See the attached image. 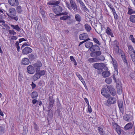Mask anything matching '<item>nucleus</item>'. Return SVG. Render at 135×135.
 <instances>
[{
	"label": "nucleus",
	"mask_w": 135,
	"mask_h": 135,
	"mask_svg": "<svg viewBox=\"0 0 135 135\" xmlns=\"http://www.w3.org/2000/svg\"><path fill=\"white\" fill-rule=\"evenodd\" d=\"M85 46L87 48H89L90 50L91 49L93 45V44L92 42L88 41L85 44Z\"/></svg>",
	"instance_id": "393cba45"
},
{
	"label": "nucleus",
	"mask_w": 135,
	"mask_h": 135,
	"mask_svg": "<svg viewBox=\"0 0 135 135\" xmlns=\"http://www.w3.org/2000/svg\"><path fill=\"white\" fill-rule=\"evenodd\" d=\"M102 75L104 78H106L109 76L110 75V73L108 71H105L102 72Z\"/></svg>",
	"instance_id": "bb28decb"
},
{
	"label": "nucleus",
	"mask_w": 135,
	"mask_h": 135,
	"mask_svg": "<svg viewBox=\"0 0 135 135\" xmlns=\"http://www.w3.org/2000/svg\"><path fill=\"white\" fill-rule=\"evenodd\" d=\"M28 73L30 74H33L35 72L34 67L32 65H30L27 68Z\"/></svg>",
	"instance_id": "f3484780"
},
{
	"label": "nucleus",
	"mask_w": 135,
	"mask_h": 135,
	"mask_svg": "<svg viewBox=\"0 0 135 135\" xmlns=\"http://www.w3.org/2000/svg\"><path fill=\"white\" fill-rule=\"evenodd\" d=\"M70 5L69 3L66 2V5L67 7L70 10H71L73 9L75 13H76L78 11V9L77 5L75 1L74 0H69Z\"/></svg>",
	"instance_id": "f03ea898"
},
{
	"label": "nucleus",
	"mask_w": 135,
	"mask_h": 135,
	"mask_svg": "<svg viewBox=\"0 0 135 135\" xmlns=\"http://www.w3.org/2000/svg\"><path fill=\"white\" fill-rule=\"evenodd\" d=\"M78 3H79L80 4V5L82 6V8L84 9L87 11H89L88 9L86 7L84 4L82 0L80 1Z\"/></svg>",
	"instance_id": "c85d7f7f"
},
{
	"label": "nucleus",
	"mask_w": 135,
	"mask_h": 135,
	"mask_svg": "<svg viewBox=\"0 0 135 135\" xmlns=\"http://www.w3.org/2000/svg\"><path fill=\"white\" fill-rule=\"evenodd\" d=\"M93 41L95 42V43L97 44L98 45H100V43L99 42L97 38H93Z\"/></svg>",
	"instance_id": "3c124183"
},
{
	"label": "nucleus",
	"mask_w": 135,
	"mask_h": 135,
	"mask_svg": "<svg viewBox=\"0 0 135 135\" xmlns=\"http://www.w3.org/2000/svg\"><path fill=\"white\" fill-rule=\"evenodd\" d=\"M30 61L29 59L25 57L23 58L21 62V64L23 65H28Z\"/></svg>",
	"instance_id": "aec40b11"
},
{
	"label": "nucleus",
	"mask_w": 135,
	"mask_h": 135,
	"mask_svg": "<svg viewBox=\"0 0 135 135\" xmlns=\"http://www.w3.org/2000/svg\"><path fill=\"white\" fill-rule=\"evenodd\" d=\"M102 94L106 98H108L110 96L108 94V91L105 88H103L101 90Z\"/></svg>",
	"instance_id": "9b49d317"
},
{
	"label": "nucleus",
	"mask_w": 135,
	"mask_h": 135,
	"mask_svg": "<svg viewBox=\"0 0 135 135\" xmlns=\"http://www.w3.org/2000/svg\"><path fill=\"white\" fill-rule=\"evenodd\" d=\"M78 3H79L80 4V5L82 6V8L84 9L87 11H89L88 9L86 7L84 4L82 0L80 1Z\"/></svg>",
	"instance_id": "c756f323"
},
{
	"label": "nucleus",
	"mask_w": 135,
	"mask_h": 135,
	"mask_svg": "<svg viewBox=\"0 0 135 135\" xmlns=\"http://www.w3.org/2000/svg\"><path fill=\"white\" fill-rule=\"evenodd\" d=\"M106 4L109 8L113 6L111 3L108 2H106Z\"/></svg>",
	"instance_id": "052dcab7"
},
{
	"label": "nucleus",
	"mask_w": 135,
	"mask_h": 135,
	"mask_svg": "<svg viewBox=\"0 0 135 135\" xmlns=\"http://www.w3.org/2000/svg\"><path fill=\"white\" fill-rule=\"evenodd\" d=\"M116 99L114 97H110L107 100V102L109 104H114L116 102Z\"/></svg>",
	"instance_id": "dca6fc26"
},
{
	"label": "nucleus",
	"mask_w": 135,
	"mask_h": 135,
	"mask_svg": "<svg viewBox=\"0 0 135 135\" xmlns=\"http://www.w3.org/2000/svg\"><path fill=\"white\" fill-rule=\"evenodd\" d=\"M17 37L14 36H12L11 38V40H16L17 39Z\"/></svg>",
	"instance_id": "4d7b16f0"
},
{
	"label": "nucleus",
	"mask_w": 135,
	"mask_h": 135,
	"mask_svg": "<svg viewBox=\"0 0 135 135\" xmlns=\"http://www.w3.org/2000/svg\"><path fill=\"white\" fill-rule=\"evenodd\" d=\"M113 13L114 18L116 20H117L118 18V16L116 13L115 11L112 12Z\"/></svg>",
	"instance_id": "09e8293b"
},
{
	"label": "nucleus",
	"mask_w": 135,
	"mask_h": 135,
	"mask_svg": "<svg viewBox=\"0 0 135 135\" xmlns=\"http://www.w3.org/2000/svg\"><path fill=\"white\" fill-rule=\"evenodd\" d=\"M131 8L132 7L131 6L128 7V11L127 13L130 15L135 13V11L132 9Z\"/></svg>",
	"instance_id": "7c9ffc66"
},
{
	"label": "nucleus",
	"mask_w": 135,
	"mask_h": 135,
	"mask_svg": "<svg viewBox=\"0 0 135 135\" xmlns=\"http://www.w3.org/2000/svg\"><path fill=\"white\" fill-rule=\"evenodd\" d=\"M9 25L13 29H15L18 32H20L21 30V29L19 27L18 25H14L12 24H9Z\"/></svg>",
	"instance_id": "b1692460"
},
{
	"label": "nucleus",
	"mask_w": 135,
	"mask_h": 135,
	"mask_svg": "<svg viewBox=\"0 0 135 135\" xmlns=\"http://www.w3.org/2000/svg\"><path fill=\"white\" fill-rule=\"evenodd\" d=\"M53 10L55 14L61 13L62 11V9L60 6H57V7H54L53 8Z\"/></svg>",
	"instance_id": "1a4fd4ad"
},
{
	"label": "nucleus",
	"mask_w": 135,
	"mask_h": 135,
	"mask_svg": "<svg viewBox=\"0 0 135 135\" xmlns=\"http://www.w3.org/2000/svg\"><path fill=\"white\" fill-rule=\"evenodd\" d=\"M9 4L11 6H16L19 4L18 0H8Z\"/></svg>",
	"instance_id": "4468645a"
},
{
	"label": "nucleus",
	"mask_w": 135,
	"mask_h": 135,
	"mask_svg": "<svg viewBox=\"0 0 135 135\" xmlns=\"http://www.w3.org/2000/svg\"><path fill=\"white\" fill-rule=\"evenodd\" d=\"M107 88L110 91V94L113 96H114L116 94V91L115 89L111 85L107 86Z\"/></svg>",
	"instance_id": "a211bd4d"
},
{
	"label": "nucleus",
	"mask_w": 135,
	"mask_h": 135,
	"mask_svg": "<svg viewBox=\"0 0 135 135\" xmlns=\"http://www.w3.org/2000/svg\"><path fill=\"white\" fill-rule=\"evenodd\" d=\"M34 75L36 77H37V78L38 79H39L40 78V76L38 73V71H37L36 73Z\"/></svg>",
	"instance_id": "bf43d9fd"
},
{
	"label": "nucleus",
	"mask_w": 135,
	"mask_h": 135,
	"mask_svg": "<svg viewBox=\"0 0 135 135\" xmlns=\"http://www.w3.org/2000/svg\"><path fill=\"white\" fill-rule=\"evenodd\" d=\"M38 96V93L36 91H33L31 94V97L32 98H36L37 99Z\"/></svg>",
	"instance_id": "2f4dec72"
},
{
	"label": "nucleus",
	"mask_w": 135,
	"mask_h": 135,
	"mask_svg": "<svg viewBox=\"0 0 135 135\" xmlns=\"http://www.w3.org/2000/svg\"><path fill=\"white\" fill-rule=\"evenodd\" d=\"M113 128L115 129L118 134L119 135L120 134L121 132V129L120 127L115 123L113 124Z\"/></svg>",
	"instance_id": "423d86ee"
},
{
	"label": "nucleus",
	"mask_w": 135,
	"mask_h": 135,
	"mask_svg": "<svg viewBox=\"0 0 135 135\" xmlns=\"http://www.w3.org/2000/svg\"><path fill=\"white\" fill-rule=\"evenodd\" d=\"M38 72L41 77V76L44 75L45 74L46 71L45 70H44L41 71H40V70L39 71H38Z\"/></svg>",
	"instance_id": "c03bdc74"
},
{
	"label": "nucleus",
	"mask_w": 135,
	"mask_h": 135,
	"mask_svg": "<svg viewBox=\"0 0 135 135\" xmlns=\"http://www.w3.org/2000/svg\"><path fill=\"white\" fill-rule=\"evenodd\" d=\"M75 18L76 20L78 22H80L81 21V17L79 14L76 15Z\"/></svg>",
	"instance_id": "4c0bfd02"
},
{
	"label": "nucleus",
	"mask_w": 135,
	"mask_h": 135,
	"mask_svg": "<svg viewBox=\"0 0 135 135\" xmlns=\"http://www.w3.org/2000/svg\"><path fill=\"white\" fill-rule=\"evenodd\" d=\"M129 39L133 43H135V38L134 37L133 35H131L129 37Z\"/></svg>",
	"instance_id": "a18cd8bd"
},
{
	"label": "nucleus",
	"mask_w": 135,
	"mask_h": 135,
	"mask_svg": "<svg viewBox=\"0 0 135 135\" xmlns=\"http://www.w3.org/2000/svg\"><path fill=\"white\" fill-rule=\"evenodd\" d=\"M110 8L111 10H112V12H113L115 11V9L114 8L113 6H112L111 7H110Z\"/></svg>",
	"instance_id": "774afa93"
},
{
	"label": "nucleus",
	"mask_w": 135,
	"mask_h": 135,
	"mask_svg": "<svg viewBox=\"0 0 135 135\" xmlns=\"http://www.w3.org/2000/svg\"><path fill=\"white\" fill-rule=\"evenodd\" d=\"M28 57L29 59L31 60H33L35 58V56L33 54H30L28 56Z\"/></svg>",
	"instance_id": "8fccbe9b"
},
{
	"label": "nucleus",
	"mask_w": 135,
	"mask_h": 135,
	"mask_svg": "<svg viewBox=\"0 0 135 135\" xmlns=\"http://www.w3.org/2000/svg\"><path fill=\"white\" fill-rule=\"evenodd\" d=\"M49 100L50 103L49 106L51 105H52L54 102V100L53 99V97L52 96L49 97Z\"/></svg>",
	"instance_id": "58836bf2"
},
{
	"label": "nucleus",
	"mask_w": 135,
	"mask_h": 135,
	"mask_svg": "<svg viewBox=\"0 0 135 135\" xmlns=\"http://www.w3.org/2000/svg\"><path fill=\"white\" fill-rule=\"evenodd\" d=\"M78 3H79L80 4V5L82 6V8L84 9L87 11H89L88 9L86 7L84 4L82 0L80 1Z\"/></svg>",
	"instance_id": "cd10ccee"
},
{
	"label": "nucleus",
	"mask_w": 135,
	"mask_h": 135,
	"mask_svg": "<svg viewBox=\"0 0 135 135\" xmlns=\"http://www.w3.org/2000/svg\"><path fill=\"white\" fill-rule=\"evenodd\" d=\"M97 61H103L105 59V57L103 55H101L100 57H97Z\"/></svg>",
	"instance_id": "a19ab883"
},
{
	"label": "nucleus",
	"mask_w": 135,
	"mask_h": 135,
	"mask_svg": "<svg viewBox=\"0 0 135 135\" xmlns=\"http://www.w3.org/2000/svg\"><path fill=\"white\" fill-rule=\"evenodd\" d=\"M28 45L27 44L26 42H25L24 43L22 46L21 47V49H22L24 47H25V46H28Z\"/></svg>",
	"instance_id": "680f3d73"
},
{
	"label": "nucleus",
	"mask_w": 135,
	"mask_h": 135,
	"mask_svg": "<svg viewBox=\"0 0 135 135\" xmlns=\"http://www.w3.org/2000/svg\"><path fill=\"white\" fill-rule=\"evenodd\" d=\"M70 18L71 17L70 16H65L61 17L60 18V20H61L65 21L69 19H70Z\"/></svg>",
	"instance_id": "f704fd0d"
},
{
	"label": "nucleus",
	"mask_w": 135,
	"mask_h": 135,
	"mask_svg": "<svg viewBox=\"0 0 135 135\" xmlns=\"http://www.w3.org/2000/svg\"><path fill=\"white\" fill-rule=\"evenodd\" d=\"M21 8V7L20 6L17 7L16 9L18 13H20L22 12V10Z\"/></svg>",
	"instance_id": "37998d69"
},
{
	"label": "nucleus",
	"mask_w": 135,
	"mask_h": 135,
	"mask_svg": "<svg viewBox=\"0 0 135 135\" xmlns=\"http://www.w3.org/2000/svg\"><path fill=\"white\" fill-rule=\"evenodd\" d=\"M4 131L3 127L1 126H0V134L2 133Z\"/></svg>",
	"instance_id": "e2e57ef3"
},
{
	"label": "nucleus",
	"mask_w": 135,
	"mask_h": 135,
	"mask_svg": "<svg viewBox=\"0 0 135 135\" xmlns=\"http://www.w3.org/2000/svg\"><path fill=\"white\" fill-rule=\"evenodd\" d=\"M49 16L53 20H54L56 17L58 16H56V15H54L52 13H50L49 15Z\"/></svg>",
	"instance_id": "de8ad7c7"
},
{
	"label": "nucleus",
	"mask_w": 135,
	"mask_h": 135,
	"mask_svg": "<svg viewBox=\"0 0 135 135\" xmlns=\"http://www.w3.org/2000/svg\"><path fill=\"white\" fill-rule=\"evenodd\" d=\"M32 49L28 47H26L23 49L22 52L23 55H27L32 52Z\"/></svg>",
	"instance_id": "6e6552de"
},
{
	"label": "nucleus",
	"mask_w": 135,
	"mask_h": 135,
	"mask_svg": "<svg viewBox=\"0 0 135 135\" xmlns=\"http://www.w3.org/2000/svg\"><path fill=\"white\" fill-rule=\"evenodd\" d=\"M68 14V13L66 11L63 12H61V13L57 14H56V16H68L67 15Z\"/></svg>",
	"instance_id": "ea45409f"
},
{
	"label": "nucleus",
	"mask_w": 135,
	"mask_h": 135,
	"mask_svg": "<svg viewBox=\"0 0 135 135\" xmlns=\"http://www.w3.org/2000/svg\"><path fill=\"white\" fill-rule=\"evenodd\" d=\"M88 61L90 63H93L97 61V57H95L93 58H90L88 60Z\"/></svg>",
	"instance_id": "e433bc0d"
},
{
	"label": "nucleus",
	"mask_w": 135,
	"mask_h": 135,
	"mask_svg": "<svg viewBox=\"0 0 135 135\" xmlns=\"http://www.w3.org/2000/svg\"><path fill=\"white\" fill-rule=\"evenodd\" d=\"M32 89H33L36 87V85L33 81L32 82V84H31Z\"/></svg>",
	"instance_id": "864d4df0"
},
{
	"label": "nucleus",
	"mask_w": 135,
	"mask_h": 135,
	"mask_svg": "<svg viewBox=\"0 0 135 135\" xmlns=\"http://www.w3.org/2000/svg\"><path fill=\"white\" fill-rule=\"evenodd\" d=\"M111 57L112 60V63L113 64L114 70L115 71L117 72L118 68L117 62L115 59L112 58V57Z\"/></svg>",
	"instance_id": "2eb2a0df"
},
{
	"label": "nucleus",
	"mask_w": 135,
	"mask_h": 135,
	"mask_svg": "<svg viewBox=\"0 0 135 135\" xmlns=\"http://www.w3.org/2000/svg\"><path fill=\"white\" fill-rule=\"evenodd\" d=\"M10 35H16L17 33L13 30H9L8 31Z\"/></svg>",
	"instance_id": "49530a36"
},
{
	"label": "nucleus",
	"mask_w": 135,
	"mask_h": 135,
	"mask_svg": "<svg viewBox=\"0 0 135 135\" xmlns=\"http://www.w3.org/2000/svg\"><path fill=\"white\" fill-rule=\"evenodd\" d=\"M123 119L125 121L131 122L133 120L132 116L130 114H126L123 117Z\"/></svg>",
	"instance_id": "0eeeda50"
},
{
	"label": "nucleus",
	"mask_w": 135,
	"mask_h": 135,
	"mask_svg": "<svg viewBox=\"0 0 135 135\" xmlns=\"http://www.w3.org/2000/svg\"><path fill=\"white\" fill-rule=\"evenodd\" d=\"M117 93L119 95L121 94L122 91V87L121 85L120 84H117Z\"/></svg>",
	"instance_id": "6ab92c4d"
},
{
	"label": "nucleus",
	"mask_w": 135,
	"mask_h": 135,
	"mask_svg": "<svg viewBox=\"0 0 135 135\" xmlns=\"http://www.w3.org/2000/svg\"><path fill=\"white\" fill-rule=\"evenodd\" d=\"M98 128V133L100 135H105V132L104 131L102 128L99 127Z\"/></svg>",
	"instance_id": "a878e982"
},
{
	"label": "nucleus",
	"mask_w": 135,
	"mask_h": 135,
	"mask_svg": "<svg viewBox=\"0 0 135 135\" xmlns=\"http://www.w3.org/2000/svg\"><path fill=\"white\" fill-rule=\"evenodd\" d=\"M104 64L102 63H95L93 65V67L94 68L98 70V73L99 74H101L103 71V66Z\"/></svg>",
	"instance_id": "7ed1b4c3"
},
{
	"label": "nucleus",
	"mask_w": 135,
	"mask_h": 135,
	"mask_svg": "<svg viewBox=\"0 0 135 135\" xmlns=\"http://www.w3.org/2000/svg\"><path fill=\"white\" fill-rule=\"evenodd\" d=\"M118 53L119 54L121 55V57L124 63L126 64L127 65H128V63L127 60L124 53L120 49L118 50Z\"/></svg>",
	"instance_id": "20e7f679"
},
{
	"label": "nucleus",
	"mask_w": 135,
	"mask_h": 135,
	"mask_svg": "<svg viewBox=\"0 0 135 135\" xmlns=\"http://www.w3.org/2000/svg\"><path fill=\"white\" fill-rule=\"evenodd\" d=\"M118 104L119 109L122 113L124 112V108L123 102L122 100H119L118 101Z\"/></svg>",
	"instance_id": "ddd939ff"
},
{
	"label": "nucleus",
	"mask_w": 135,
	"mask_h": 135,
	"mask_svg": "<svg viewBox=\"0 0 135 135\" xmlns=\"http://www.w3.org/2000/svg\"><path fill=\"white\" fill-rule=\"evenodd\" d=\"M9 14L7 13L8 17L10 19L17 21L18 20V16H16V11L15 9L13 7L10 8L8 10Z\"/></svg>",
	"instance_id": "f257e3e1"
},
{
	"label": "nucleus",
	"mask_w": 135,
	"mask_h": 135,
	"mask_svg": "<svg viewBox=\"0 0 135 135\" xmlns=\"http://www.w3.org/2000/svg\"><path fill=\"white\" fill-rule=\"evenodd\" d=\"M88 110L89 113H91L92 112V109L91 106L89 104L88 105Z\"/></svg>",
	"instance_id": "603ef678"
},
{
	"label": "nucleus",
	"mask_w": 135,
	"mask_h": 135,
	"mask_svg": "<svg viewBox=\"0 0 135 135\" xmlns=\"http://www.w3.org/2000/svg\"><path fill=\"white\" fill-rule=\"evenodd\" d=\"M33 79L34 80V81H35L37 80L38 79L37 78V77L35 76L34 75L32 77Z\"/></svg>",
	"instance_id": "338daca9"
},
{
	"label": "nucleus",
	"mask_w": 135,
	"mask_h": 135,
	"mask_svg": "<svg viewBox=\"0 0 135 135\" xmlns=\"http://www.w3.org/2000/svg\"><path fill=\"white\" fill-rule=\"evenodd\" d=\"M100 50V48L97 45H93L90 50L91 51L95 52L96 51Z\"/></svg>",
	"instance_id": "5701e85b"
},
{
	"label": "nucleus",
	"mask_w": 135,
	"mask_h": 135,
	"mask_svg": "<svg viewBox=\"0 0 135 135\" xmlns=\"http://www.w3.org/2000/svg\"><path fill=\"white\" fill-rule=\"evenodd\" d=\"M133 125L131 123H129L127 124L124 127V129L125 130L131 129L132 128Z\"/></svg>",
	"instance_id": "4be33fe9"
},
{
	"label": "nucleus",
	"mask_w": 135,
	"mask_h": 135,
	"mask_svg": "<svg viewBox=\"0 0 135 135\" xmlns=\"http://www.w3.org/2000/svg\"><path fill=\"white\" fill-rule=\"evenodd\" d=\"M129 21L133 23H135V15H131L129 17Z\"/></svg>",
	"instance_id": "72a5a7b5"
},
{
	"label": "nucleus",
	"mask_w": 135,
	"mask_h": 135,
	"mask_svg": "<svg viewBox=\"0 0 135 135\" xmlns=\"http://www.w3.org/2000/svg\"><path fill=\"white\" fill-rule=\"evenodd\" d=\"M85 27L86 31L89 32L91 30V27L88 24H86L85 25Z\"/></svg>",
	"instance_id": "c9c22d12"
},
{
	"label": "nucleus",
	"mask_w": 135,
	"mask_h": 135,
	"mask_svg": "<svg viewBox=\"0 0 135 135\" xmlns=\"http://www.w3.org/2000/svg\"><path fill=\"white\" fill-rule=\"evenodd\" d=\"M90 40V39H87V40H84L82 42H80L79 44V46H80V45H82L86 41H89V40Z\"/></svg>",
	"instance_id": "5fc2aeb1"
},
{
	"label": "nucleus",
	"mask_w": 135,
	"mask_h": 135,
	"mask_svg": "<svg viewBox=\"0 0 135 135\" xmlns=\"http://www.w3.org/2000/svg\"><path fill=\"white\" fill-rule=\"evenodd\" d=\"M70 58L71 61L72 62H73L75 60L73 56H70Z\"/></svg>",
	"instance_id": "0e129e2a"
},
{
	"label": "nucleus",
	"mask_w": 135,
	"mask_h": 135,
	"mask_svg": "<svg viewBox=\"0 0 135 135\" xmlns=\"http://www.w3.org/2000/svg\"><path fill=\"white\" fill-rule=\"evenodd\" d=\"M40 12L41 13V15H42L43 16L45 14V12L44 11H43L42 9H40Z\"/></svg>",
	"instance_id": "69168bd1"
},
{
	"label": "nucleus",
	"mask_w": 135,
	"mask_h": 135,
	"mask_svg": "<svg viewBox=\"0 0 135 135\" xmlns=\"http://www.w3.org/2000/svg\"><path fill=\"white\" fill-rule=\"evenodd\" d=\"M105 32L108 36H110L111 37H114V35L111 29L109 27H107L105 30Z\"/></svg>",
	"instance_id": "412c9836"
},
{
	"label": "nucleus",
	"mask_w": 135,
	"mask_h": 135,
	"mask_svg": "<svg viewBox=\"0 0 135 135\" xmlns=\"http://www.w3.org/2000/svg\"><path fill=\"white\" fill-rule=\"evenodd\" d=\"M101 54V52L99 50L91 53L90 55L92 57H97L100 56Z\"/></svg>",
	"instance_id": "f8f14e48"
},
{
	"label": "nucleus",
	"mask_w": 135,
	"mask_h": 135,
	"mask_svg": "<svg viewBox=\"0 0 135 135\" xmlns=\"http://www.w3.org/2000/svg\"><path fill=\"white\" fill-rule=\"evenodd\" d=\"M42 66V64L40 61H37V62L33 64L34 68H35L36 71L40 70V68Z\"/></svg>",
	"instance_id": "39448f33"
},
{
	"label": "nucleus",
	"mask_w": 135,
	"mask_h": 135,
	"mask_svg": "<svg viewBox=\"0 0 135 135\" xmlns=\"http://www.w3.org/2000/svg\"><path fill=\"white\" fill-rule=\"evenodd\" d=\"M60 3L59 1H56L54 2H49L47 3V4L50 5H58Z\"/></svg>",
	"instance_id": "473e14b6"
},
{
	"label": "nucleus",
	"mask_w": 135,
	"mask_h": 135,
	"mask_svg": "<svg viewBox=\"0 0 135 135\" xmlns=\"http://www.w3.org/2000/svg\"><path fill=\"white\" fill-rule=\"evenodd\" d=\"M79 38L81 40H85L87 39H90L89 38L88 34L85 33L80 34L79 36Z\"/></svg>",
	"instance_id": "9d476101"
},
{
	"label": "nucleus",
	"mask_w": 135,
	"mask_h": 135,
	"mask_svg": "<svg viewBox=\"0 0 135 135\" xmlns=\"http://www.w3.org/2000/svg\"><path fill=\"white\" fill-rule=\"evenodd\" d=\"M76 75H77V76L78 77L79 79L81 81L82 80H83V78L79 74H78V73Z\"/></svg>",
	"instance_id": "13d9d810"
},
{
	"label": "nucleus",
	"mask_w": 135,
	"mask_h": 135,
	"mask_svg": "<svg viewBox=\"0 0 135 135\" xmlns=\"http://www.w3.org/2000/svg\"><path fill=\"white\" fill-rule=\"evenodd\" d=\"M105 81L107 84H109L112 82V79L110 78H108L105 79Z\"/></svg>",
	"instance_id": "79ce46f5"
},
{
	"label": "nucleus",
	"mask_w": 135,
	"mask_h": 135,
	"mask_svg": "<svg viewBox=\"0 0 135 135\" xmlns=\"http://www.w3.org/2000/svg\"><path fill=\"white\" fill-rule=\"evenodd\" d=\"M27 40L25 39L24 38H20L19 40V42L20 43H21L23 41H26Z\"/></svg>",
	"instance_id": "6e6d98bb"
}]
</instances>
